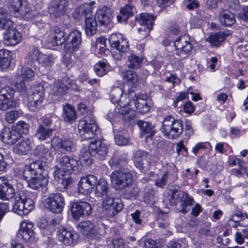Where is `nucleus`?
Instances as JSON below:
<instances>
[{"label": "nucleus", "instance_id": "1", "mask_svg": "<svg viewBox=\"0 0 248 248\" xmlns=\"http://www.w3.org/2000/svg\"><path fill=\"white\" fill-rule=\"evenodd\" d=\"M10 6L16 16L33 22L39 28L45 27L46 24L43 22L41 16L31 9L27 0H12Z\"/></svg>", "mask_w": 248, "mask_h": 248}, {"label": "nucleus", "instance_id": "2", "mask_svg": "<svg viewBox=\"0 0 248 248\" xmlns=\"http://www.w3.org/2000/svg\"><path fill=\"white\" fill-rule=\"evenodd\" d=\"M58 165L57 168L62 171L56 176L57 170L55 171V178L61 184L63 188H66L71 183V173L78 168V161L72 157L63 155L57 157Z\"/></svg>", "mask_w": 248, "mask_h": 248}, {"label": "nucleus", "instance_id": "3", "mask_svg": "<svg viewBox=\"0 0 248 248\" xmlns=\"http://www.w3.org/2000/svg\"><path fill=\"white\" fill-rule=\"evenodd\" d=\"M161 131L169 139H176L183 133V121L172 115L166 116L162 122Z\"/></svg>", "mask_w": 248, "mask_h": 248}, {"label": "nucleus", "instance_id": "4", "mask_svg": "<svg viewBox=\"0 0 248 248\" xmlns=\"http://www.w3.org/2000/svg\"><path fill=\"white\" fill-rule=\"evenodd\" d=\"M136 97L135 91L132 89L124 86L123 89L116 88L111 91L110 100L113 104H117L121 108H126L131 100Z\"/></svg>", "mask_w": 248, "mask_h": 248}, {"label": "nucleus", "instance_id": "5", "mask_svg": "<svg viewBox=\"0 0 248 248\" xmlns=\"http://www.w3.org/2000/svg\"><path fill=\"white\" fill-rule=\"evenodd\" d=\"M34 206L33 201L27 198L24 192L20 191L15 197L13 210L20 216L26 215L33 210Z\"/></svg>", "mask_w": 248, "mask_h": 248}, {"label": "nucleus", "instance_id": "6", "mask_svg": "<svg viewBox=\"0 0 248 248\" xmlns=\"http://www.w3.org/2000/svg\"><path fill=\"white\" fill-rule=\"evenodd\" d=\"M79 134L84 140H88L94 136L97 129L95 120L92 115L86 116L79 121L78 124Z\"/></svg>", "mask_w": 248, "mask_h": 248}, {"label": "nucleus", "instance_id": "7", "mask_svg": "<svg viewBox=\"0 0 248 248\" xmlns=\"http://www.w3.org/2000/svg\"><path fill=\"white\" fill-rule=\"evenodd\" d=\"M110 179L112 187L117 190H121L132 184V174L126 171L117 170L112 172Z\"/></svg>", "mask_w": 248, "mask_h": 248}, {"label": "nucleus", "instance_id": "8", "mask_svg": "<svg viewBox=\"0 0 248 248\" xmlns=\"http://www.w3.org/2000/svg\"><path fill=\"white\" fill-rule=\"evenodd\" d=\"M175 48L174 54L180 60L184 59L188 57L192 48V45L189 38L185 35H181L173 41Z\"/></svg>", "mask_w": 248, "mask_h": 248}, {"label": "nucleus", "instance_id": "9", "mask_svg": "<svg viewBox=\"0 0 248 248\" xmlns=\"http://www.w3.org/2000/svg\"><path fill=\"white\" fill-rule=\"evenodd\" d=\"M109 42L112 47L117 49L120 53L116 57L117 60H121L123 55L129 49V46L127 39L121 33L112 34L108 39Z\"/></svg>", "mask_w": 248, "mask_h": 248}, {"label": "nucleus", "instance_id": "10", "mask_svg": "<svg viewBox=\"0 0 248 248\" xmlns=\"http://www.w3.org/2000/svg\"><path fill=\"white\" fill-rule=\"evenodd\" d=\"M67 42L64 46V51L71 54L77 51L82 42L81 32L77 30L71 31L67 38Z\"/></svg>", "mask_w": 248, "mask_h": 248}, {"label": "nucleus", "instance_id": "11", "mask_svg": "<svg viewBox=\"0 0 248 248\" xmlns=\"http://www.w3.org/2000/svg\"><path fill=\"white\" fill-rule=\"evenodd\" d=\"M46 202L47 208L55 213H61L65 205L64 199L59 193L50 194L46 199Z\"/></svg>", "mask_w": 248, "mask_h": 248}, {"label": "nucleus", "instance_id": "12", "mask_svg": "<svg viewBox=\"0 0 248 248\" xmlns=\"http://www.w3.org/2000/svg\"><path fill=\"white\" fill-rule=\"evenodd\" d=\"M71 212L73 219L78 220L81 217L89 216L92 213V207L85 202H75L71 204Z\"/></svg>", "mask_w": 248, "mask_h": 248}, {"label": "nucleus", "instance_id": "13", "mask_svg": "<svg viewBox=\"0 0 248 248\" xmlns=\"http://www.w3.org/2000/svg\"><path fill=\"white\" fill-rule=\"evenodd\" d=\"M31 93L28 95V105L29 107L36 108L43 102L45 96L44 88L43 85L38 84L31 89Z\"/></svg>", "mask_w": 248, "mask_h": 248}, {"label": "nucleus", "instance_id": "14", "mask_svg": "<svg viewBox=\"0 0 248 248\" xmlns=\"http://www.w3.org/2000/svg\"><path fill=\"white\" fill-rule=\"evenodd\" d=\"M68 0H53L48 6L49 14L56 18L64 15L68 9Z\"/></svg>", "mask_w": 248, "mask_h": 248}, {"label": "nucleus", "instance_id": "15", "mask_svg": "<svg viewBox=\"0 0 248 248\" xmlns=\"http://www.w3.org/2000/svg\"><path fill=\"white\" fill-rule=\"evenodd\" d=\"M89 150L93 154L94 157L104 160L108 153V146L100 140L92 141L88 147Z\"/></svg>", "mask_w": 248, "mask_h": 248}, {"label": "nucleus", "instance_id": "16", "mask_svg": "<svg viewBox=\"0 0 248 248\" xmlns=\"http://www.w3.org/2000/svg\"><path fill=\"white\" fill-rule=\"evenodd\" d=\"M97 181V178L93 175L81 178L78 185V192L85 195L89 194Z\"/></svg>", "mask_w": 248, "mask_h": 248}, {"label": "nucleus", "instance_id": "17", "mask_svg": "<svg viewBox=\"0 0 248 248\" xmlns=\"http://www.w3.org/2000/svg\"><path fill=\"white\" fill-rule=\"evenodd\" d=\"M37 226L41 230L48 231L49 232H71L72 230L70 227H64L59 224L54 223L48 225L47 220L44 218H40L37 223Z\"/></svg>", "mask_w": 248, "mask_h": 248}, {"label": "nucleus", "instance_id": "18", "mask_svg": "<svg viewBox=\"0 0 248 248\" xmlns=\"http://www.w3.org/2000/svg\"><path fill=\"white\" fill-rule=\"evenodd\" d=\"M51 144L53 148L64 154L72 151L74 148L73 143L70 140H62L57 137L52 139Z\"/></svg>", "mask_w": 248, "mask_h": 248}, {"label": "nucleus", "instance_id": "19", "mask_svg": "<svg viewBox=\"0 0 248 248\" xmlns=\"http://www.w3.org/2000/svg\"><path fill=\"white\" fill-rule=\"evenodd\" d=\"M33 147L32 139L26 138L20 139L19 141L14 146L13 152L19 155H27Z\"/></svg>", "mask_w": 248, "mask_h": 248}, {"label": "nucleus", "instance_id": "20", "mask_svg": "<svg viewBox=\"0 0 248 248\" xmlns=\"http://www.w3.org/2000/svg\"><path fill=\"white\" fill-rule=\"evenodd\" d=\"M15 190L5 177H0V199L8 200L14 197Z\"/></svg>", "mask_w": 248, "mask_h": 248}, {"label": "nucleus", "instance_id": "21", "mask_svg": "<svg viewBox=\"0 0 248 248\" xmlns=\"http://www.w3.org/2000/svg\"><path fill=\"white\" fill-rule=\"evenodd\" d=\"M4 30L3 41L5 45L14 46L19 43L21 39L20 33L14 28V26Z\"/></svg>", "mask_w": 248, "mask_h": 248}, {"label": "nucleus", "instance_id": "22", "mask_svg": "<svg viewBox=\"0 0 248 248\" xmlns=\"http://www.w3.org/2000/svg\"><path fill=\"white\" fill-rule=\"evenodd\" d=\"M137 124L140 129L142 137L145 138L146 141L148 142L152 141L156 132L155 125L151 123L142 120L138 121Z\"/></svg>", "mask_w": 248, "mask_h": 248}, {"label": "nucleus", "instance_id": "23", "mask_svg": "<svg viewBox=\"0 0 248 248\" xmlns=\"http://www.w3.org/2000/svg\"><path fill=\"white\" fill-rule=\"evenodd\" d=\"M2 141L8 144H14L21 138L20 133L16 131L13 127L10 128H5L1 134Z\"/></svg>", "mask_w": 248, "mask_h": 248}, {"label": "nucleus", "instance_id": "24", "mask_svg": "<svg viewBox=\"0 0 248 248\" xmlns=\"http://www.w3.org/2000/svg\"><path fill=\"white\" fill-rule=\"evenodd\" d=\"M41 53L37 47H31L25 58V62L31 67H37Z\"/></svg>", "mask_w": 248, "mask_h": 248}, {"label": "nucleus", "instance_id": "25", "mask_svg": "<svg viewBox=\"0 0 248 248\" xmlns=\"http://www.w3.org/2000/svg\"><path fill=\"white\" fill-rule=\"evenodd\" d=\"M123 79L125 81L124 86L134 90L139 82V76L137 73L131 70H127L122 73Z\"/></svg>", "mask_w": 248, "mask_h": 248}, {"label": "nucleus", "instance_id": "26", "mask_svg": "<svg viewBox=\"0 0 248 248\" xmlns=\"http://www.w3.org/2000/svg\"><path fill=\"white\" fill-rule=\"evenodd\" d=\"M230 226H240L247 227L248 226V216L238 211L233 214L228 221Z\"/></svg>", "mask_w": 248, "mask_h": 248}, {"label": "nucleus", "instance_id": "27", "mask_svg": "<svg viewBox=\"0 0 248 248\" xmlns=\"http://www.w3.org/2000/svg\"><path fill=\"white\" fill-rule=\"evenodd\" d=\"M230 226H240L247 227L248 226V216L238 211L233 214L228 221Z\"/></svg>", "mask_w": 248, "mask_h": 248}, {"label": "nucleus", "instance_id": "28", "mask_svg": "<svg viewBox=\"0 0 248 248\" xmlns=\"http://www.w3.org/2000/svg\"><path fill=\"white\" fill-rule=\"evenodd\" d=\"M48 183L47 174L36 176L28 182V186L30 188L39 190L40 188L46 187Z\"/></svg>", "mask_w": 248, "mask_h": 248}, {"label": "nucleus", "instance_id": "29", "mask_svg": "<svg viewBox=\"0 0 248 248\" xmlns=\"http://www.w3.org/2000/svg\"><path fill=\"white\" fill-rule=\"evenodd\" d=\"M85 31L87 36L94 35L97 31V22L92 13L88 14L84 19Z\"/></svg>", "mask_w": 248, "mask_h": 248}, {"label": "nucleus", "instance_id": "30", "mask_svg": "<svg viewBox=\"0 0 248 248\" xmlns=\"http://www.w3.org/2000/svg\"><path fill=\"white\" fill-rule=\"evenodd\" d=\"M50 39L52 46H61L65 42L66 38L64 37V32L61 28L55 27L51 31Z\"/></svg>", "mask_w": 248, "mask_h": 248}, {"label": "nucleus", "instance_id": "31", "mask_svg": "<svg viewBox=\"0 0 248 248\" xmlns=\"http://www.w3.org/2000/svg\"><path fill=\"white\" fill-rule=\"evenodd\" d=\"M111 14L110 9L105 7L98 10L94 17L95 18L96 20H98L100 25L106 26L110 23Z\"/></svg>", "mask_w": 248, "mask_h": 248}, {"label": "nucleus", "instance_id": "32", "mask_svg": "<svg viewBox=\"0 0 248 248\" xmlns=\"http://www.w3.org/2000/svg\"><path fill=\"white\" fill-rule=\"evenodd\" d=\"M62 116L64 121L69 124L75 122L78 117L74 107L68 104L63 107Z\"/></svg>", "mask_w": 248, "mask_h": 248}, {"label": "nucleus", "instance_id": "33", "mask_svg": "<svg viewBox=\"0 0 248 248\" xmlns=\"http://www.w3.org/2000/svg\"><path fill=\"white\" fill-rule=\"evenodd\" d=\"M218 18L220 24L225 26L230 27L235 22L234 15L228 10L221 12Z\"/></svg>", "mask_w": 248, "mask_h": 248}, {"label": "nucleus", "instance_id": "34", "mask_svg": "<svg viewBox=\"0 0 248 248\" xmlns=\"http://www.w3.org/2000/svg\"><path fill=\"white\" fill-rule=\"evenodd\" d=\"M194 202L193 197L183 192L180 198V212L184 214L187 213L190 210L189 207L193 205Z\"/></svg>", "mask_w": 248, "mask_h": 248}, {"label": "nucleus", "instance_id": "35", "mask_svg": "<svg viewBox=\"0 0 248 248\" xmlns=\"http://www.w3.org/2000/svg\"><path fill=\"white\" fill-rule=\"evenodd\" d=\"M229 34L222 31L211 33L206 39L212 46L218 47L224 41Z\"/></svg>", "mask_w": 248, "mask_h": 248}, {"label": "nucleus", "instance_id": "36", "mask_svg": "<svg viewBox=\"0 0 248 248\" xmlns=\"http://www.w3.org/2000/svg\"><path fill=\"white\" fill-rule=\"evenodd\" d=\"M53 129L40 124L37 128L35 137L40 141L45 140L50 138L52 136Z\"/></svg>", "mask_w": 248, "mask_h": 248}, {"label": "nucleus", "instance_id": "37", "mask_svg": "<svg viewBox=\"0 0 248 248\" xmlns=\"http://www.w3.org/2000/svg\"><path fill=\"white\" fill-rule=\"evenodd\" d=\"M133 15V6L127 4L120 9V15L117 16V19L119 22H126L128 19Z\"/></svg>", "mask_w": 248, "mask_h": 248}, {"label": "nucleus", "instance_id": "38", "mask_svg": "<svg viewBox=\"0 0 248 248\" xmlns=\"http://www.w3.org/2000/svg\"><path fill=\"white\" fill-rule=\"evenodd\" d=\"M108 163L113 168H124L127 164V155L126 154L123 153L118 157L114 156L111 158Z\"/></svg>", "mask_w": 248, "mask_h": 248}, {"label": "nucleus", "instance_id": "39", "mask_svg": "<svg viewBox=\"0 0 248 248\" xmlns=\"http://www.w3.org/2000/svg\"><path fill=\"white\" fill-rule=\"evenodd\" d=\"M95 195L98 198H103L108 193V186L107 182L103 179H100L97 184L96 183Z\"/></svg>", "mask_w": 248, "mask_h": 248}, {"label": "nucleus", "instance_id": "40", "mask_svg": "<svg viewBox=\"0 0 248 248\" xmlns=\"http://www.w3.org/2000/svg\"><path fill=\"white\" fill-rule=\"evenodd\" d=\"M89 13H92V8L91 3H85L76 8L73 13V16L79 19L82 16H86Z\"/></svg>", "mask_w": 248, "mask_h": 248}, {"label": "nucleus", "instance_id": "41", "mask_svg": "<svg viewBox=\"0 0 248 248\" xmlns=\"http://www.w3.org/2000/svg\"><path fill=\"white\" fill-rule=\"evenodd\" d=\"M68 86L66 84V79L56 81L53 89V94L56 96H61L67 93Z\"/></svg>", "mask_w": 248, "mask_h": 248}, {"label": "nucleus", "instance_id": "42", "mask_svg": "<svg viewBox=\"0 0 248 248\" xmlns=\"http://www.w3.org/2000/svg\"><path fill=\"white\" fill-rule=\"evenodd\" d=\"M143 59L136 55L131 54L127 57L126 62L127 66L129 68L137 69L140 67Z\"/></svg>", "mask_w": 248, "mask_h": 248}, {"label": "nucleus", "instance_id": "43", "mask_svg": "<svg viewBox=\"0 0 248 248\" xmlns=\"http://www.w3.org/2000/svg\"><path fill=\"white\" fill-rule=\"evenodd\" d=\"M29 166L36 176L47 174L44 173L46 166V163L45 161L38 160L31 162Z\"/></svg>", "mask_w": 248, "mask_h": 248}, {"label": "nucleus", "instance_id": "44", "mask_svg": "<svg viewBox=\"0 0 248 248\" xmlns=\"http://www.w3.org/2000/svg\"><path fill=\"white\" fill-rule=\"evenodd\" d=\"M139 23L141 26H150L152 27L155 16L148 13H142L140 15L139 17H136Z\"/></svg>", "mask_w": 248, "mask_h": 248}, {"label": "nucleus", "instance_id": "45", "mask_svg": "<svg viewBox=\"0 0 248 248\" xmlns=\"http://www.w3.org/2000/svg\"><path fill=\"white\" fill-rule=\"evenodd\" d=\"M15 91L10 86H5L2 88L0 91V97L1 99L6 101L8 105L11 104V102L13 100H12V97L14 96Z\"/></svg>", "mask_w": 248, "mask_h": 248}, {"label": "nucleus", "instance_id": "46", "mask_svg": "<svg viewBox=\"0 0 248 248\" xmlns=\"http://www.w3.org/2000/svg\"><path fill=\"white\" fill-rule=\"evenodd\" d=\"M11 53L5 49L0 50V65L3 68H7L11 62Z\"/></svg>", "mask_w": 248, "mask_h": 248}, {"label": "nucleus", "instance_id": "47", "mask_svg": "<svg viewBox=\"0 0 248 248\" xmlns=\"http://www.w3.org/2000/svg\"><path fill=\"white\" fill-rule=\"evenodd\" d=\"M6 10L3 8H0V28L3 29H9L14 26L12 21L7 18Z\"/></svg>", "mask_w": 248, "mask_h": 248}, {"label": "nucleus", "instance_id": "48", "mask_svg": "<svg viewBox=\"0 0 248 248\" xmlns=\"http://www.w3.org/2000/svg\"><path fill=\"white\" fill-rule=\"evenodd\" d=\"M134 102L136 108L138 109L140 112L141 113H145L149 111L150 108L145 99L138 97L136 95V97L134 99Z\"/></svg>", "mask_w": 248, "mask_h": 248}, {"label": "nucleus", "instance_id": "49", "mask_svg": "<svg viewBox=\"0 0 248 248\" xmlns=\"http://www.w3.org/2000/svg\"><path fill=\"white\" fill-rule=\"evenodd\" d=\"M54 62V58L52 54H46L41 53L38 65L44 67H51Z\"/></svg>", "mask_w": 248, "mask_h": 248}, {"label": "nucleus", "instance_id": "50", "mask_svg": "<svg viewBox=\"0 0 248 248\" xmlns=\"http://www.w3.org/2000/svg\"><path fill=\"white\" fill-rule=\"evenodd\" d=\"M108 66L107 61L99 62L94 66V70L97 75L100 77L103 76L108 71Z\"/></svg>", "mask_w": 248, "mask_h": 248}, {"label": "nucleus", "instance_id": "51", "mask_svg": "<svg viewBox=\"0 0 248 248\" xmlns=\"http://www.w3.org/2000/svg\"><path fill=\"white\" fill-rule=\"evenodd\" d=\"M38 155L42 159L47 161H52L53 158V154L48 149L45 148L44 145H40L37 147Z\"/></svg>", "mask_w": 248, "mask_h": 248}, {"label": "nucleus", "instance_id": "52", "mask_svg": "<svg viewBox=\"0 0 248 248\" xmlns=\"http://www.w3.org/2000/svg\"><path fill=\"white\" fill-rule=\"evenodd\" d=\"M92 157H94L93 154L88 149L87 150L81 152L79 157L80 161L83 164L89 166L92 163Z\"/></svg>", "mask_w": 248, "mask_h": 248}, {"label": "nucleus", "instance_id": "53", "mask_svg": "<svg viewBox=\"0 0 248 248\" xmlns=\"http://www.w3.org/2000/svg\"><path fill=\"white\" fill-rule=\"evenodd\" d=\"M19 78L24 80H28L34 76V71L28 67H23L21 68Z\"/></svg>", "mask_w": 248, "mask_h": 248}, {"label": "nucleus", "instance_id": "54", "mask_svg": "<svg viewBox=\"0 0 248 248\" xmlns=\"http://www.w3.org/2000/svg\"><path fill=\"white\" fill-rule=\"evenodd\" d=\"M33 227V224L32 222L25 220L20 223L19 232H34Z\"/></svg>", "mask_w": 248, "mask_h": 248}, {"label": "nucleus", "instance_id": "55", "mask_svg": "<svg viewBox=\"0 0 248 248\" xmlns=\"http://www.w3.org/2000/svg\"><path fill=\"white\" fill-rule=\"evenodd\" d=\"M77 228L79 232H91L94 228V225L90 221L87 220L79 223Z\"/></svg>", "mask_w": 248, "mask_h": 248}, {"label": "nucleus", "instance_id": "56", "mask_svg": "<svg viewBox=\"0 0 248 248\" xmlns=\"http://www.w3.org/2000/svg\"><path fill=\"white\" fill-rule=\"evenodd\" d=\"M13 127L16 131L20 133V136H22V134H26L28 132L29 125L24 122L19 121Z\"/></svg>", "mask_w": 248, "mask_h": 248}, {"label": "nucleus", "instance_id": "57", "mask_svg": "<svg viewBox=\"0 0 248 248\" xmlns=\"http://www.w3.org/2000/svg\"><path fill=\"white\" fill-rule=\"evenodd\" d=\"M154 191L151 189L145 192L143 196V202L147 204L153 205L155 202Z\"/></svg>", "mask_w": 248, "mask_h": 248}, {"label": "nucleus", "instance_id": "58", "mask_svg": "<svg viewBox=\"0 0 248 248\" xmlns=\"http://www.w3.org/2000/svg\"><path fill=\"white\" fill-rule=\"evenodd\" d=\"M139 193V189L136 186L132 188L126 189L124 191V195L127 199H136Z\"/></svg>", "mask_w": 248, "mask_h": 248}, {"label": "nucleus", "instance_id": "59", "mask_svg": "<svg viewBox=\"0 0 248 248\" xmlns=\"http://www.w3.org/2000/svg\"><path fill=\"white\" fill-rule=\"evenodd\" d=\"M21 115V112L17 110H12L7 112L5 114V119L10 124L13 123Z\"/></svg>", "mask_w": 248, "mask_h": 248}, {"label": "nucleus", "instance_id": "60", "mask_svg": "<svg viewBox=\"0 0 248 248\" xmlns=\"http://www.w3.org/2000/svg\"><path fill=\"white\" fill-rule=\"evenodd\" d=\"M23 176L25 180L28 183V182L34 178L36 175L35 172H33L30 166H26L22 171Z\"/></svg>", "mask_w": 248, "mask_h": 248}, {"label": "nucleus", "instance_id": "61", "mask_svg": "<svg viewBox=\"0 0 248 248\" xmlns=\"http://www.w3.org/2000/svg\"><path fill=\"white\" fill-rule=\"evenodd\" d=\"M211 144L209 142H199L193 147L192 152L195 155H197L200 150L208 149L211 148Z\"/></svg>", "mask_w": 248, "mask_h": 248}, {"label": "nucleus", "instance_id": "62", "mask_svg": "<svg viewBox=\"0 0 248 248\" xmlns=\"http://www.w3.org/2000/svg\"><path fill=\"white\" fill-rule=\"evenodd\" d=\"M152 30V27L150 26H141V27L138 29L139 38L142 39L147 37L151 30Z\"/></svg>", "mask_w": 248, "mask_h": 248}, {"label": "nucleus", "instance_id": "63", "mask_svg": "<svg viewBox=\"0 0 248 248\" xmlns=\"http://www.w3.org/2000/svg\"><path fill=\"white\" fill-rule=\"evenodd\" d=\"M168 178V174L166 172L164 173L160 178L156 179L155 185L158 187H164L167 184Z\"/></svg>", "mask_w": 248, "mask_h": 248}, {"label": "nucleus", "instance_id": "64", "mask_svg": "<svg viewBox=\"0 0 248 248\" xmlns=\"http://www.w3.org/2000/svg\"><path fill=\"white\" fill-rule=\"evenodd\" d=\"M16 90L23 94H25L27 93V87L25 85V81H17L15 84Z\"/></svg>", "mask_w": 248, "mask_h": 248}]
</instances>
